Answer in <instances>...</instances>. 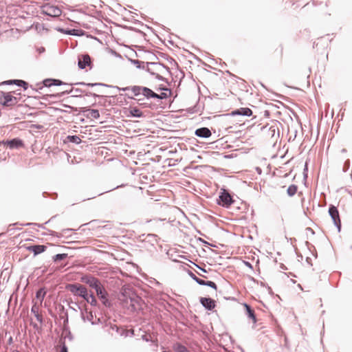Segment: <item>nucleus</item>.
<instances>
[{"label": "nucleus", "instance_id": "nucleus-1", "mask_svg": "<svg viewBox=\"0 0 352 352\" xmlns=\"http://www.w3.org/2000/svg\"><path fill=\"white\" fill-rule=\"evenodd\" d=\"M68 304H74L77 307V309L80 310L81 318L84 322L89 321L92 325L96 324V322L94 321V314L92 311H89L86 305H85L84 307H81L78 302H73L72 300L68 302Z\"/></svg>", "mask_w": 352, "mask_h": 352}, {"label": "nucleus", "instance_id": "nucleus-2", "mask_svg": "<svg viewBox=\"0 0 352 352\" xmlns=\"http://www.w3.org/2000/svg\"><path fill=\"white\" fill-rule=\"evenodd\" d=\"M217 203L221 206L228 208L234 203V199L227 190L222 188L217 200Z\"/></svg>", "mask_w": 352, "mask_h": 352}, {"label": "nucleus", "instance_id": "nucleus-3", "mask_svg": "<svg viewBox=\"0 0 352 352\" xmlns=\"http://www.w3.org/2000/svg\"><path fill=\"white\" fill-rule=\"evenodd\" d=\"M65 289L69 291L74 296L78 297L87 296V292H88L87 287L79 283H70L65 286Z\"/></svg>", "mask_w": 352, "mask_h": 352}, {"label": "nucleus", "instance_id": "nucleus-4", "mask_svg": "<svg viewBox=\"0 0 352 352\" xmlns=\"http://www.w3.org/2000/svg\"><path fill=\"white\" fill-rule=\"evenodd\" d=\"M80 281L88 285L95 291L102 285L100 280L91 274H85L80 278Z\"/></svg>", "mask_w": 352, "mask_h": 352}, {"label": "nucleus", "instance_id": "nucleus-5", "mask_svg": "<svg viewBox=\"0 0 352 352\" xmlns=\"http://www.w3.org/2000/svg\"><path fill=\"white\" fill-rule=\"evenodd\" d=\"M69 92H73L74 94L72 95V97H76V98H81L82 94H85L87 96H92V97H94L95 98H103L109 96H105V95H99V94H95V93L87 91H86L85 89H80V88H74V87H72L70 89V91Z\"/></svg>", "mask_w": 352, "mask_h": 352}, {"label": "nucleus", "instance_id": "nucleus-6", "mask_svg": "<svg viewBox=\"0 0 352 352\" xmlns=\"http://www.w3.org/2000/svg\"><path fill=\"white\" fill-rule=\"evenodd\" d=\"M42 14L50 17H58L62 14V10L56 6L45 5L42 8Z\"/></svg>", "mask_w": 352, "mask_h": 352}, {"label": "nucleus", "instance_id": "nucleus-7", "mask_svg": "<svg viewBox=\"0 0 352 352\" xmlns=\"http://www.w3.org/2000/svg\"><path fill=\"white\" fill-rule=\"evenodd\" d=\"M186 272L188 276L199 285L208 286L215 290L217 289V285L214 282L211 280H204L201 278H199L190 270H186Z\"/></svg>", "mask_w": 352, "mask_h": 352}, {"label": "nucleus", "instance_id": "nucleus-8", "mask_svg": "<svg viewBox=\"0 0 352 352\" xmlns=\"http://www.w3.org/2000/svg\"><path fill=\"white\" fill-rule=\"evenodd\" d=\"M0 103L5 107H10L16 104L18 102L17 98L11 95L9 92H1Z\"/></svg>", "mask_w": 352, "mask_h": 352}, {"label": "nucleus", "instance_id": "nucleus-9", "mask_svg": "<svg viewBox=\"0 0 352 352\" xmlns=\"http://www.w3.org/2000/svg\"><path fill=\"white\" fill-rule=\"evenodd\" d=\"M328 212L335 226L338 228V232H340L341 230V221L338 208L333 205H330Z\"/></svg>", "mask_w": 352, "mask_h": 352}, {"label": "nucleus", "instance_id": "nucleus-10", "mask_svg": "<svg viewBox=\"0 0 352 352\" xmlns=\"http://www.w3.org/2000/svg\"><path fill=\"white\" fill-rule=\"evenodd\" d=\"M96 292L98 298L102 300L104 306L108 308L112 306L111 302L108 299L109 294L103 285H101L99 289H96Z\"/></svg>", "mask_w": 352, "mask_h": 352}, {"label": "nucleus", "instance_id": "nucleus-11", "mask_svg": "<svg viewBox=\"0 0 352 352\" xmlns=\"http://www.w3.org/2000/svg\"><path fill=\"white\" fill-rule=\"evenodd\" d=\"M1 145H7L10 149H18L24 146V142L21 139L15 138L11 140L0 141Z\"/></svg>", "mask_w": 352, "mask_h": 352}, {"label": "nucleus", "instance_id": "nucleus-12", "mask_svg": "<svg viewBox=\"0 0 352 352\" xmlns=\"http://www.w3.org/2000/svg\"><path fill=\"white\" fill-rule=\"evenodd\" d=\"M91 59L89 54H84L78 57V66L80 69H85L86 67L91 65Z\"/></svg>", "mask_w": 352, "mask_h": 352}, {"label": "nucleus", "instance_id": "nucleus-13", "mask_svg": "<svg viewBox=\"0 0 352 352\" xmlns=\"http://www.w3.org/2000/svg\"><path fill=\"white\" fill-rule=\"evenodd\" d=\"M139 300L140 299L137 296H129V298H126L124 303L126 304L128 309L135 311L138 308Z\"/></svg>", "mask_w": 352, "mask_h": 352}, {"label": "nucleus", "instance_id": "nucleus-14", "mask_svg": "<svg viewBox=\"0 0 352 352\" xmlns=\"http://www.w3.org/2000/svg\"><path fill=\"white\" fill-rule=\"evenodd\" d=\"M199 302L208 311H212L216 307V301L209 297H200Z\"/></svg>", "mask_w": 352, "mask_h": 352}, {"label": "nucleus", "instance_id": "nucleus-15", "mask_svg": "<svg viewBox=\"0 0 352 352\" xmlns=\"http://www.w3.org/2000/svg\"><path fill=\"white\" fill-rule=\"evenodd\" d=\"M24 248L28 251L33 252L34 256H36L39 254H41L47 250V246L45 245H25Z\"/></svg>", "mask_w": 352, "mask_h": 352}, {"label": "nucleus", "instance_id": "nucleus-16", "mask_svg": "<svg viewBox=\"0 0 352 352\" xmlns=\"http://www.w3.org/2000/svg\"><path fill=\"white\" fill-rule=\"evenodd\" d=\"M148 59L151 60V61L146 63V65L147 66L146 67H148L149 65H160V66L164 67V69H166L168 73H170V69L168 67H167L166 65H165L164 64H163L162 63L156 62V60H158L159 58L155 54H151L150 56L148 57Z\"/></svg>", "mask_w": 352, "mask_h": 352}, {"label": "nucleus", "instance_id": "nucleus-17", "mask_svg": "<svg viewBox=\"0 0 352 352\" xmlns=\"http://www.w3.org/2000/svg\"><path fill=\"white\" fill-rule=\"evenodd\" d=\"M232 116H250L252 115V111L248 107H241L232 111L230 113Z\"/></svg>", "mask_w": 352, "mask_h": 352}, {"label": "nucleus", "instance_id": "nucleus-18", "mask_svg": "<svg viewBox=\"0 0 352 352\" xmlns=\"http://www.w3.org/2000/svg\"><path fill=\"white\" fill-rule=\"evenodd\" d=\"M243 306L245 307V315L248 316L249 319L252 320L254 324H256L257 322V319L255 311L253 309V308L248 303H244Z\"/></svg>", "mask_w": 352, "mask_h": 352}, {"label": "nucleus", "instance_id": "nucleus-19", "mask_svg": "<svg viewBox=\"0 0 352 352\" xmlns=\"http://www.w3.org/2000/svg\"><path fill=\"white\" fill-rule=\"evenodd\" d=\"M56 30L59 32L68 34V35H72V36H80L83 34L84 31L82 30L78 29H65L63 28H56Z\"/></svg>", "mask_w": 352, "mask_h": 352}, {"label": "nucleus", "instance_id": "nucleus-20", "mask_svg": "<svg viewBox=\"0 0 352 352\" xmlns=\"http://www.w3.org/2000/svg\"><path fill=\"white\" fill-rule=\"evenodd\" d=\"M195 135L199 138H208L211 136L212 133L208 128L201 127L195 130Z\"/></svg>", "mask_w": 352, "mask_h": 352}, {"label": "nucleus", "instance_id": "nucleus-21", "mask_svg": "<svg viewBox=\"0 0 352 352\" xmlns=\"http://www.w3.org/2000/svg\"><path fill=\"white\" fill-rule=\"evenodd\" d=\"M126 116L140 118L144 117V116L143 112L137 107H131L129 110V114H127Z\"/></svg>", "mask_w": 352, "mask_h": 352}, {"label": "nucleus", "instance_id": "nucleus-22", "mask_svg": "<svg viewBox=\"0 0 352 352\" xmlns=\"http://www.w3.org/2000/svg\"><path fill=\"white\" fill-rule=\"evenodd\" d=\"M142 96L147 100L155 99V96H157V93L147 87H144Z\"/></svg>", "mask_w": 352, "mask_h": 352}, {"label": "nucleus", "instance_id": "nucleus-23", "mask_svg": "<svg viewBox=\"0 0 352 352\" xmlns=\"http://www.w3.org/2000/svg\"><path fill=\"white\" fill-rule=\"evenodd\" d=\"M129 60L134 65H135V67L138 68V69H146V67H145V65H146V63L143 62V61H141V60H139L138 59H132V58H129Z\"/></svg>", "mask_w": 352, "mask_h": 352}, {"label": "nucleus", "instance_id": "nucleus-24", "mask_svg": "<svg viewBox=\"0 0 352 352\" xmlns=\"http://www.w3.org/2000/svg\"><path fill=\"white\" fill-rule=\"evenodd\" d=\"M143 86L134 85L131 86V91L135 96H139L143 94Z\"/></svg>", "mask_w": 352, "mask_h": 352}, {"label": "nucleus", "instance_id": "nucleus-25", "mask_svg": "<svg viewBox=\"0 0 352 352\" xmlns=\"http://www.w3.org/2000/svg\"><path fill=\"white\" fill-rule=\"evenodd\" d=\"M69 142L76 144H79L81 142V139L79 136L73 135H67L66 137V140L65 142Z\"/></svg>", "mask_w": 352, "mask_h": 352}, {"label": "nucleus", "instance_id": "nucleus-26", "mask_svg": "<svg viewBox=\"0 0 352 352\" xmlns=\"http://www.w3.org/2000/svg\"><path fill=\"white\" fill-rule=\"evenodd\" d=\"M175 352H190V351L181 343H176L173 345Z\"/></svg>", "mask_w": 352, "mask_h": 352}, {"label": "nucleus", "instance_id": "nucleus-27", "mask_svg": "<svg viewBox=\"0 0 352 352\" xmlns=\"http://www.w3.org/2000/svg\"><path fill=\"white\" fill-rule=\"evenodd\" d=\"M146 71L148 72L151 76H155L156 79L160 81L167 82V79L163 77L162 76L153 72L149 67H146Z\"/></svg>", "mask_w": 352, "mask_h": 352}, {"label": "nucleus", "instance_id": "nucleus-28", "mask_svg": "<svg viewBox=\"0 0 352 352\" xmlns=\"http://www.w3.org/2000/svg\"><path fill=\"white\" fill-rule=\"evenodd\" d=\"M276 134H277L278 136L279 135V129L277 124H274L269 128V135L274 138Z\"/></svg>", "mask_w": 352, "mask_h": 352}, {"label": "nucleus", "instance_id": "nucleus-29", "mask_svg": "<svg viewBox=\"0 0 352 352\" xmlns=\"http://www.w3.org/2000/svg\"><path fill=\"white\" fill-rule=\"evenodd\" d=\"M298 186L296 184L290 185L287 189V194L289 197H293L297 192Z\"/></svg>", "mask_w": 352, "mask_h": 352}, {"label": "nucleus", "instance_id": "nucleus-30", "mask_svg": "<svg viewBox=\"0 0 352 352\" xmlns=\"http://www.w3.org/2000/svg\"><path fill=\"white\" fill-rule=\"evenodd\" d=\"M67 256H68V254H65V253L57 254L52 256V261L54 263H57L58 261L65 259L66 258H67Z\"/></svg>", "mask_w": 352, "mask_h": 352}, {"label": "nucleus", "instance_id": "nucleus-31", "mask_svg": "<svg viewBox=\"0 0 352 352\" xmlns=\"http://www.w3.org/2000/svg\"><path fill=\"white\" fill-rule=\"evenodd\" d=\"M46 295V292L45 290L44 287L40 288L38 291L36 292V298L41 301H43L45 296Z\"/></svg>", "mask_w": 352, "mask_h": 352}, {"label": "nucleus", "instance_id": "nucleus-32", "mask_svg": "<svg viewBox=\"0 0 352 352\" xmlns=\"http://www.w3.org/2000/svg\"><path fill=\"white\" fill-rule=\"evenodd\" d=\"M31 312L34 314L36 320L42 323L43 322V317L41 314H38V311L36 310V308L35 306H33L31 309Z\"/></svg>", "mask_w": 352, "mask_h": 352}, {"label": "nucleus", "instance_id": "nucleus-33", "mask_svg": "<svg viewBox=\"0 0 352 352\" xmlns=\"http://www.w3.org/2000/svg\"><path fill=\"white\" fill-rule=\"evenodd\" d=\"M170 94H171L170 91H169L168 93L162 92L161 94H157V96H155V99H159V100L166 99L170 96Z\"/></svg>", "mask_w": 352, "mask_h": 352}, {"label": "nucleus", "instance_id": "nucleus-34", "mask_svg": "<svg viewBox=\"0 0 352 352\" xmlns=\"http://www.w3.org/2000/svg\"><path fill=\"white\" fill-rule=\"evenodd\" d=\"M85 86L90 87H96V86H101V87H112V85H107V84H104L102 82H94V83L86 82Z\"/></svg>", "mask_w": 352, "mask_h": 352}, {"label": "nucleus", "instance_id": "nucleus-35", "mask_svg": "<svg viewBox=\"0 0 352 352\" xmlns=\"http://www.w3.org/2000/svg\"><path fill=\"white\" fill-rule=\"evenodd\" d=\"M89 113L91 118L98 119L100 118V113L98 109H89Z\"/></svg>", "mask_w": 352, "mask_h": 352}, {"label": "nucleus", "instance_id": "nucleus-36", "mask_svg": "<svg viewBox=\"0 0 352 352\" xmlns=\"http://www.w3.org/2000/svg\"><path fill=\"white\" fill-rule=\"evenodd\" d=\"M16 86L22 87L24 90H27L28 89L29 85L26 81L19 79V82Z\"/></svg>", "mask_w": 352, "mask_h": 352}, {"label": "nucleus", "instance_id": "nucleus-37", "mask_svg": "<svg viewBox=\"0 0 352 352\" xmlns=\"http://www.w3.org/2000/svg\"><path fill=\"white\" fill-rule=\"evenodd\" d=\"M124 186V184H122V185H120V186H116V187L113 188H112V189H111V190H107V191H105V192L98 193V194L97 195V196H100V195H103V194H104V193H105V192H110V191L113 190H115V189H117V188H118L123 187ZM95 197H96V195H94V196H93L92 197H90V198H87V200H88V199H90L95 198ZM85 200H87V199H83V201H85Z\"/></svg>", "mask_w": 352, "mask_h": 352}, {"label": "nucleus", "instance_id": "nucleus-38", "mask_svg": "<svg viewBox=\"0 0 352 352\" xmlns=\"http://www.w3.org/2000/svg\"><path fill=\"white\" fill-rule=\"evenodd\" d=\"M90 296H91V300L89 301V303L93 307H97L98 304L96 297L94 296V295L92 292H91Z\"/></svg>", "mask_w": 352, "mask_h": 352}, {"label": "nucleus", "instance_id": "nucleus-39", "mask_svg": "<svg viewBox=\"0 0 352 352\" xmlns=\"http://www.w3.org/2000/svg\"><path fill=\"white\" fill-rule=\"evenodd\" d=\"M52 86H60V85H69V84H67V83H65L63 82L62 80H59V79H53L52 78Z\"/></svg>", "mask_w": 352, "mask_h": 352}, {"label": "nucleus", "instance_id": "nucleus-40", "mask_svg": "<svg viewBox=\"0 0 352 352\" xmlns=\"http://www.w3.org/2000/svg\"><path fill=\"white\" fill-rule=\"evenodd\" d=\"M43 196L45 197V198H47V197H50L53 199H55L57 198L58 197V195L56 192H54V193H52V194H50L49 192H43Z\"/></svg>", "mask_w": 352, "mask_h": 352}, {"label": "nucleus", "instance_id": "nucleus-41", "mask_svg": "<svg viewBox=\"0 0 352 352\" xmlns=\"http://www.w3.org/2000/svg\"><path fill=\"white\" fill-rule=\"evenodd\" d=\"M52 78H46L43 80V85L44 87H50L52 86Z\"/></svg>", "mask_w": 352, "mask_h": 352}, {"label": "nucleus", "instance_id": "nucleus-42", "mask_svg": "<svg viewBox=\"0 0 352 352\" xmlns=\"http://www.w3.org/2000/svg\"><path fill=\"white\" fill-rule=\"evenodd\" d=\"M18 82H19V79L8 80H6V81L3 82L2 84L8 85H16L18 84Z\"/></svg>", "mask_w": 352, "mask_h": 352}, {"label": "nucleus", "instance_id": "nucleus-43", "mask_svg": "<svg viewBox=\"0 0 352 352\" xmlns=\"http://www.w3.org/2000/svg\"><path fill=\"white\" fill-rule=\"evenodd\" d=\"M59 352H68V349L65 344V341L60 340V348Z\"/></svg>", "mask_w": 352, "mask_h": 352}, {"label": "nucleus", "instance_id": "nucleus-44", "mask_svg": "<svg viewBox=\"0 0 352 352\" xmlns=\"http://www.w3.org/2000/svg\"><path fill=\"white\" fill-rule=\"evenodd\" d=\"M63 106L65 107H66V110L64 111L65 112H69L68 111H67V110H68V109H69L75 112L78 111V108H77V107H74L68 105V104H63Z\"/></svg>", "mask_w": 352, "mask_h": 352}, {"label": "nucleus", "instance_id": "nucleus-45", "mask_svg": "<svg viewBox=\"0 0 352 352\" xmlns=\"http://www.w3.org/2000/svg\"><path fill=\"white\" fill-rule=\"evenodd\" d=\"M63 106L65 107H66V110L64 111L65 112H69L68 111H67V110H68V109H69L75 112L78 111V108H77V107H74L68 105V104H63Z\"/></svg>", "mask_w": 352, "mask_h": 352}, {"label": "nucleus", "instance_id": "nucleus-46", "mask_svg": "<svg viewBox=\"0 0 352 352\" xmlns=\"http://www.w3.org/2000/svg\"><path fill=\"white\" fill-rule=\"evenodd\" d=\"M350 167V161L349 160H346L344 162V166H343V171L346 172Z\"/></svg>", "mask_w": 352, "mask_h": 352}, {"label": "nucleus", "instance_id": "nucleus-47", "mask_svg": "<svg viewBox=\"0 0 352 352\" xmlns=\"http://www.w3.org/2000/svg\"><path fill=\"white\" fill-rule=\"evenodd\" d=\"M111 87V88L117 89L118 90H122V91H124L131 90V87H126L120 88V87H118L117 86H113V85Z\"/></svg>", "mask_w": 352, "mask_h": 352}, {"label": "nucleus", "instance_id": "nucleus-48", "mask_svg": "<svg viewBox=\"0 0 352 352\" xmlns=\"http://www.w3.org/2000/svg\"><path fill=\"white\" fill-rule=\"evenodd\" d=\"M142 339L146 342H151L152 340L151 338H150V336H148L147 335L144 334V335H142Z\"/></svg>", "mask_w": 352, "mask_h": 352}, {"label": "nucleus", "instance_id": "nucleus-49", "mask_svg": "<svg viewBox=\"0 0 352 352\" xmlns=\"http://www.w3.org/2000/svg\"><path fill=\"white\" fill-rule=\"evenodd\" d=\"M65 338H67V339H69V340H70V341H72V340H73L74 337H73V336H72V333H71V331H68V332H67V335L65 336Z\"/></svg>", "mask_w": 352, "mask_h": 352}, {"label": "nucleus", "instance_id": "nucleus-50", "mask_svg": "<svg viewBox=\"0 0 352 352\" xmlns=\"http://www.w3.org/2000/svg\"><path fill=\"white\" fill-rule=\"evenodd\" d=\"M197 241H200L201 243H202L203 244H204L205 245H211V246H213L212 245H211L210 243H208V241H205L204 239H201V238H198L197 239Z\"/></svg>", "mask_w": 352, "mask_h": 352}, {"label": "nucleus", "instance_id": "nucleus-51", "mask_svg": "<svg viewBox=\"0 0 352 352\" xmlns=\"http://www.w3.org/2000/svg\"><path fill=\"white\" fill-rule=\"evenodd\" d=\"M22 225L23 226H30L34 225V226H36L40 227V228H43V225H41V224H38V223H28L22 224Z\"/></svg>", "mask_w": 352, "mask_h": 352}, {"label": "nucleus", "instance_id": "nucleus-52", "mask_svg": "<svg viewBox=\"0 0 352 352\" xmlns=\"http://www.w3.org/2000/svg\"><path fill=\"white\" fill-rule=\"evenodd\" d=\"M194 265L196 266V267H197L199 270H201V273H203V272L204 273H207L208 272L207 270L200 267L199 265H197L196 263H194Z\"/></svg>", "mask_w": 352, "mask_h": 352}, {"label": "nucleus", "instance_id": "nucleus-53", "mask_svg": "<svg viewBox=\"0 0 352 352\" xmlns=\"http://www.w3.org/2000/svg\"><path fill=\"white\" fill-rule=\"evenodd\" d=\"M194 265L196 266V267H197L199 270H201V273H203V272L204 273H207L208 272L207 270L200 267L199 265H197L196 263H194Z\"/></svg>", "mask_w": 352, "mask_h": 352}, {"label": "nucleus", "instance_id": "nucleus-54", "mask_svg": "<svg viewBox=\"0 0 352 352\" xmlns=\"http://www.w3.org/2000/svg\"><path fill=\"white\" fill-rule=\"evenodd\" d=\"M70 91V89H67L64 91H62L61 93L58 94V96H65L66 94H73V92H69Z\"/></svg>", "mask_w": 352, "mask_h": 352}, {"label": "nucleus", "instance_id": "nucleus-55", "mask_svg": "<svg viewBox=\"0 0 352 352\" xmlns=\"http://www.w3.org/2000/svg\"><path fill=\"white\" fill-rule=\"evenodd\" d=\"M243 263L248 268H250L251 270H253V266H252V265L249 261H243Z\"/></svg>", "mask_w": 352, "mask_h": 352}, {"label": "nucleus", "instance_id": "nucleus-56", "mask_svg": "<svg viewBox=\"0 0 352 352\" xmlns=\"http://www.w3.org/2000/svg\"><path fill=\"white\" fill-rule=\"evenodd\" d=\"M82 298H83L87 303L89 302V301L91 300V296L90 294H89L88 292H87V296L82 297Z\"/></svg>", "mask_w": 352, "mask_h": 352}, {"label": "nucleus", "instance_id": "nucleus-57", "mask_svg": "<svg viewBox=\"0 0 352 352\" xmlns=\"http://www.w3.org/2000/svg\"><path fill=\"white\" fill-rule=\"evenodd\" d=\"M139 104H140V105L141 107H144V108H145V107L152 108V107H151V104L145 103V102H144V103H142V102H140Z\"/></svg>", "mask_w": 352, "mask_h": 352}, {"label": "nucleus", "instance_id": "nucleus-58", "mask_svg": "<svg viewBox=\"0 0 352 352\" xmlns=\"http://www.w3.org/2000/svg\"><path fill=\"white\" fill-rule=\"evenodd\" d=\"M85 85H86V82H75V83L69 84L70 86H73V85H82V86H85Z\"/></svg>", "mask_w": 352, "mask_h": 352}, {"label": "nucleus", "instance_id": "nucleus-59", "mask_svg": "<svg viewBox=\"0 0 352 352\" xmlns=\"http://www.w3.org/2000/svg\"><path fill=\"white\" fill-rule=\"evenodd\" d=\"M166 60H167L170 63H174V64L177 65V63H176V61L174 60V58H173L172 57H170V56H169L166 58Z\"/></svg>", "mask_w": 352, "mask_h": 352}, {"label": "nucleus", "instance_id": "nucleus-60", "mask_svg": "<svg viewBox=\"0 0 352 352\" xmlns=\"http://www.w3.org/2000/svg\"><path fill=\"white\" fill-rule=\"evenodd\" d=\"M307 164L305 163V168H304V172H303L304 179H306L307 177Z\"/></svg>", "mask_w": 352, "mask_h": 352}, {"label": "nucleus", "instance_id": "nucleus-61", "mask_svg": "<svg viewBox=\"0 0 352 352\" xmlns=\"http://www.w3.org/2000/svg\"><path fill=\"white\" fill-rule=\"evenodd\" d=\"M89 111V109H88L87 107H81V108L78 109L79 112L85 113V112Z\"/></svg>", "mask_w": 352, "mask_h": 352}, {"label": "nucleus", "instance_id": "nucleus-62", "mask_svg": "<svg viewBox=\"0 0 352 352\" xmlns=\"http://www.w3.org/2000/svg\"><path fill=\"white\" fill-rule=\"evenodd\" d=\"M59 312H60V314H62V313H63V314H65V312H67V311L65 310V307H64V306H63V305H60V306H59Z\"/></svg>", "mask_w": 352, "mask_h": 352}, {"label": "nucleus", "instance_id": "nucleus-63", "mask_svg": "<svg viewBox=\"0 0 352 352\" xmlns=\"http://www.w3.org/2000/svg\"><path fill=\"white\" fill-rule=\"evenodd\" d=\"M50 235H52V236H57V237H60V235L58 232H56L55 231L50 230Z\"/></svg>", "mask_w": 352, "mask_h": 352}, {"label": "nucleus", "instance_id": "nucleus-64", "mask_svg": "<svg viewBox=\"0 0 352 352\" xmlns=\"http://www.w3.org/2000/svg\"><path fill=\"white\" fill-rule=\"evenodd\" d=\"M159 90H161V91H170L169 89H168L167 87H166L165 86H163V85H161L159 89Z\"/></svg>", "mask_w": 352, "mask_h": 352}]
</instances>
